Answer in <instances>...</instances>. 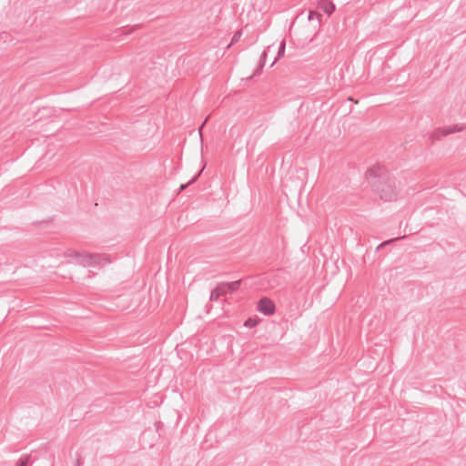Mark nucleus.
<instances>
[{
	"label": "nucleus",
	"instance_id": "nucleus-11",
	"mask_svg": "<svg viewBox=\"0 0 466 466\" xmlns=\"http://www.w3.org/2000/svg\"><path fill=\"white\" fill-rule=\"evenodd\" d=\"M320 15L318 12L309 11L308 18L309 21L317 19L319 22Z\"/></svg>",
	"mask_w": 466,
	"mask_h": 466
},
{
	"label": "nucleus",
	"instance_id": "nucleus-4",
	"mask_svg": "<svg viewBox=\"0 0 466 466\" xmlns=\"http://www.w3.org/2000/svg\"><path fill=\"white\" fill-rule=\"evenodd\" d=\"M462 130L461 127L452 126V127H444L437 129L431 136L432 139H441V137L448 136L450 134H453L456 132H460Z\"/></svg>",
	"mask_w": 466,
	"mask_h": 466
},
{
	"label": "nucleus",
	"instance_id": "nucleus-6",
	"mask_svg": "<svg viewBox=\"0 0 466 466\" xmlns=\"http://www.w3.org/2000/svg\"><path fill=\"white\" fill-rule=\"evenodd\" d=\"M285 48H286V42L285 40H281L279 46V48H278V54H277V56L275 57L274 61L271 63L270 66H273L274 64L280 58L284 56L285 54Z\"/></svg>",
	"mask_w": 466,
	"mask_h": 466
},
{
	"label": "nucleus",
	"instance_id": "nucleus-2",
	"mask_svg": "<svg viewBox=\"0 0 466 466\" xmlns=\"http://www.w3.org/2000/svg\"><path fill=\"white\" fill-rule=\"evenodd\" d=\"M76 258V261L83 266H96L101 263L102 260H107L100 254H91V253H78L74 252L72 255Z\"/></svg>",
	"mask_w": 466,
	"mask_h": 466
},
{
	"label": "nucleus",
	"instance_id": "nucleus-1",
	"mask_svg": "<svg viewBox=\"0 0 466 466\" xmlns=\"http://www.w3.org/2000/svg\"><path fill=\"white\" fill-rule=\"evenodd\" d=\"M366 178L371 188L380 198L385 201H391L397 196V187L394 177L380 165L370 168L366 173Z\"/></svg>",
	"mask_w": 466,
	"mask_h": 466
},
{
	"label": "nucleus",
	"instance_id": "nucleus-16",
	"mask_svg": "<svg viewBox=\"0 0 466 466\" xmlns=\"http://www.w3.org/2000/svg\"><path fill=\"white\" fill-rule=\"evenodd\" d=\"M396 239H397V238H393V239L390 240V242L394 241V240H396ZM387 244H389V241H384L383 243H381V244L378 247V248H380V247L386 246Z\"/></svg>",
	"mask_w": 466,
	"mask_h": 466
},
{
	"label": "nucleus",
	"instance_id": "nucleus-15",
	"mask_svg": "<svg viewBox=\"0 0 466 466\" xmlns=\"http://www.w3.org/2000/svg\"><path fill=\"white\" fill-rule=\"evenodd\" d=\"M256 325V322L254 320H252L251 319H248L246 322H245V326L247 327H252Z\"/></svg>",
	"mask_w": 466,
	"mask_h": 466
},
{
	"label": "nucleus",
	"instance_id": "nucleus-12",
	"mask_svg": "<svg viewBox=\"0 0 466 466\" xmlns=\"http://www.w3.org/2000/svg\"><path fill=\"white\" fill-rule=\"evenodd\" d=\"M241 35H242V32L241 31H238L235 33V35H233L232 37V40H231V43L228 46V48L233 45L234 43L238 42L239 40V38L241 37Z\"/></svg>",
	"mask_w": 466,
	"mask_h": 466
},
{
	"label": "nucleus",
	"instance_id": "nucleus-9",
	"mask_svg": "<svg viewBox=\"0 0 466 466\" xmlns=\"http://www.w3.org/2000/svg\"><path fill=\"white\" fill-rule=\"evenodd\" d=\"M201 171H198L189 181L187 184H182L179 187V190H184L188 185L193 184L200 176Z\"/></svg>",
	"mask_w": 466,
	"mask_h": 466
},
{
	"label": "nucleus",
	"instance_id": "nucleus-5",
	"mask_svg": "<svg viewBox=\"0 0 466 466\" xmlns=\"http://www.w3.org/2000/svg\"><path fill=\"white\" fill-rule=\"evenodd\" d=\"M319 8L328 15H330L335 11V5L329 0H320L319 2Z\"/></svg>",
	"mask_w": 466,
	"mask_h": 466
},
{
	"label": "nucleus",
	"instance_id": "nucleus-18",
	"mask_svg": "<svg viewBox=\"0 0 466 466\" xmlns=\"http://www.w3.org/2000/svg\"><path fill=\"white\" fill-rule=\"evenodd\" d=\"M125 35H128V32L127 30L124 31Z\"/></svg>",
	"mask_w": 466,
	"mask_h": 466
},
{
	"label": "nucleus",
	"instance_id": "nucleus-14",
	"mask_svg": "<svg viewBox=\"0 0 466 466\" xmlns=\"http://www.w3.org/2000/svg\"><path fill=\"white\" fill-rule=\"evenodd\" d=\"M217 289H219V291H221V296L230 293V291L228 290V289L223 288V283L218 284L217 286Z\"/></svg>",
	"mask_w": 466,
	"mask_h": 466
},
{
	"label": "nucleus",
	"instance_id": "nucleus-13",
	"mask_svg": "<svg viewBox=\"0 0 466 466\" xmlns=\"http://www.w3.org/2000/svg\"><path fill=\"white\" fill-rule=\"evenodd\" d=\"M28 462H29V457L25 456V457L21 458L17 461L15 466H27Z\"/></svg>",
	"mask_w": 466,
	"mask_h": 466
},
{
	"label": "nucleus",
	"instance_id": "nucleus-3",
	"mask_svg": "<svg viewBox=\"0 0 466 466\" xmlns=\"http://www.w3.org/2000/svg\"><path fill=\"white\" fill-rule=\"evenodd\" d=\"M257 309L261 314L271 316L275 313L276 306L270 299L264 297L258 300Z\"/></svg>",
	"mask_w": 466,
	"mask_h": 466
},
{
	"label": "nucleus",
	"instance_id": "nucleus-8",
	"mask_svg": "<svg viewBox=\"0 0 466 466\" xmlns=\"http://www.w3.org/2000/svg\"><path fill=\"white\" fill-rule=\"evenodd\" d=\"M240 284H241V280H236V281H232V282H227V283H223V288H226L228 289V290L231 292L237 290L239 289L240 287Z\"/></svg>",
	"mask_w": 466,
	"mask_h": 466
},
{
	"label": "nucleus",
	"instance_id": "nucleus-10",
	"mask_svg": "<svg viewBox=\"0 0 466 466\" xmlns=\"http://www.w3.org/2000/svg\"><path fill=\"white\" fill-rule=\"evenodd\" d=\"M221 296V291L218 289L217 288L212 289L210 292V300H218L219 297Z\"/></svg>",
	"mask_w": 466,
	"mask_h": 466
},
{
	"label": "nucleus",
	"instance_id": "nucleus-7",
	"mask_svg": "<svg viewBox=\"0 0 466 466\" xmlns=\"http://www.w3.org/2000/svg\"><path fill=\"white\" fill-rule=\"evenodd\" d=\"M272 46H268L267 47L266 50L263 51L261 56H260V61H259V66L258 67V69L256 70L255 72V75L258 74V72L262 69V67L264 66L265 63H266V57H267V55H268V52L270 51Z\"/></svg>",
	"mask_w": 466,
	"mask_h": 466
},
{
	"label": "nucleus",
	"instance_id": "nucleus-17",
	"mask_svg": "<svg viewBox=\"0 0 466 466\" xmlns=\"http://www.w3.org/2000/svg\"><path fill=\"white\" fill-rule=\"evenodd\" d=\"M80 464H81L80 459H77V461H76V466H80Z\"/></svg>",
	"mask_w": 466,
	"mask_h": 466
}]
</instances>
